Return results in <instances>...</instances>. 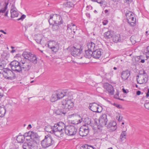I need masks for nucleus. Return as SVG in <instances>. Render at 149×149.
<instances>
[{
  "instance_id": "4d7b16f0",
  "label": "nucleus",
  "mask_w": 149,
  "mask_h": 149,
  "mask_svg": "<svg viewBox=\"0 0 149 149\" xmlns=\"http://www.w3.org/2000/svg\"><path fill=\"white\" fill-rule=\"evenodd\" d=\"M124 1L125 3H129L130 1L131 0H124Z\"/></svg>"
},
{
  "instance_id": "2eb2a0df",
  "label": "nucleus",
  "mask_w": 149,
  "mask_h": 149,
  "mask_svg": "<svg viewBox=\"0 0 149 149\" xmlns=\"http://www.w3.org/2000/svg\"><path fill=\"white\" fill-rule=\"evenodd\" d=\"M26 140H27V142L26 143L31 149L36 146L37 142L36 141L32 140V139H29L28 140L27 138L26 139Z\"/></svg>"
},
{
  "instance_id": "5fc2aeb1",
  "label": "nucleus",
  "mask_w": 149,
  "mask_h": 149,
  "mask_svg": "<svg viewBox=\"0 0 149 149\" xmlns=\"http://www.w3.org/2000/svg\"><path fill=\"white\" fill-rule=\"evenodd\" d=\"M115 105L118 108H120L122 107V106L121 105L117 104H116Z\"/></svg>"
},
{
  "instance_id": "8fccbe9b",
  "label": "nucleus",
  "mask_w": 149,
  "mask_h": 149,
  "mask_svg": "<svg viewBox=\"0 0 149 149\" xmlns=\"http://www.w3.org/2000/svg\"><path fill=\"white\" fill-rule=\"evenodd\" d=\"M104 0H97V2L100 4H102L103 3Z\"/></svg>"
},
{
  "instance_id": "680f3d73",
  "label": "nucleus",
  "mask_w": 149,
  "mask_h": 149,
  "mask_svg": "<svg viewBox=\"0 0 149 149\" xmlns=\"http://www.w3.org/2000/svg\"><path fill=\"white\" fill-rule=\"evenodd\" d=\"M143 58V56H139V58H138L139 59V61L140 60H141V59H142Z\"/></svg>"
},
{
  "instance_id": "20e7f679",
  "label": "nucleus",
  "mask_w": 149,
  "mask_h": 149,
  "mask_svg": "<svg viewBox=\"0 0 149 149\" xmlns=\"http://www.w3.org/2000/svg\"><path fill=\"white\" fill-rule=\"evenodd\" d=\"M77 131V127L75 126L68 125L65 127V133L68 136H73L76 134Z\"/></svg>"
},
{
  "instance_id": "e2e57ef3",
  "label": "nucleus",
  "mask_w": 149,
  "mask_h": 149,
  "mask_svg": "<svg viewBox=\"0 0 149 149\" xmlns=\"http://www.w3.org/2000/svg\"><path fill=\"white\" fill-rule=\"evenodd\" d=\"M146 35H149V29L147 31H146Z\"/></svg>"
},
{
  "instance_id": "2f4dec72",
  "label": "nucleus",
  "mask_w": 149,
  "mask_h": 149,
  "mask_svg": "<svg viewBox=\"0 0 149 149\" xmlns=\"http://www.w3.org/2000/svg\"><path fill=\"white\" fill-rule=\"evenodd\" d=\"M6 113V109L4 107H0V117L4 116Z\"/></svg>"
},
{
  "instance_id": "052dcab7",
  "label": "nucleus",
  "mask_w": 149,
  "mask_h": 149,
  "mask_svg": "<svg viewBox=\"0 0 149 149\" xmlns=\"http://www.w3.org/2000/svg\"><path fill=\"white\" fill-rule=\"evenodd\" d=\"M27 134H28V133H25L23 136H24V137H25H25H28Z\"/></svg>"
},
{
  "instance_id": "7c9ffc66",
  "label": "nucleus",
  "mask_w": 149,
  "mask_h": 149,
  "mask_svg": "<svg viewBox=\"0 0 149 149\" xmlns=\"http://www.w3.org/2000/svg\"><path fill=\"white\" fill-rule=\"evenodd\" d=\"M55 113L57 115L64 116L66 112L60 109H58L55 111Z\"/></svg>"
},
{
  "instance_id": "5701e85b",
  "label": "nucleus",
  "mask_w": 149,
  "mask_h": 149,
  "mask_svg": "<svg viewBox=\"0 0 149 149\" xmlns=\"http://www.w3.org/2000/svg\"><path fill=\"white\" fill-rule=\"evenodd\" d=\"M87 46L88 47V49L93 51L95 50V44L92 42L88 43L87 45Z\"/></svg>"
},
{
  "instance_id": "72a5a7b5",
  "label": "nucleus",
  "mask_w": 149,
  "mask_h": 149,
  "mask_svg": "<svg viewBox=\"0 0 149 149\" xmlns=\"http://www.w3.org/2000/svg\"><path fill=\"white\" fill-rule=\"evenodd\" d=\"M73 3L70 1L66 2L63 4L64 6L68 8L72 7L73 6Z\"/></svg>"
},
{
  "instance_id": "6e6552de",
  "label": "nucleus",
  "mask_w": 149,
  "mask_h": 149,
  "mask_svg": "<svg viewBox=\"0 0 149 149\" xmlns=\"http://www.w3.org/2000/svg\"><path fill=\"white\" fill-rule=\"evenodd\" d=\"M70 51L71 54L72 56L75 57H77L79 59L82 58V57L80 56L82 49L80 48L73 47L70 49Z\"/></svg>"
},
{
  "instance_id": "a878e982",
  "label": "nucleus",
  "mask_w": 149,
  "mask_h": 149,
  "mask_svg": "<svg viewBox=\"0 0 149 149\" xmlns=\"http://www.w3.org/2000/svg\"><path fill=\"white\" fill-rule=\"evenodd\" d=\"M54 126L52 127L50 125H48L46 126L45 127V129L46 131L50 133L51 134H53Z\"/></svg>"
},
{
  "instance_id": "0eeeda50",
  "label": "nucleus",
  "mask_w": 149,
  "mask_h": 149,
  "mask_svg": "<svg viewBox=\"0 0 149 149\" xmlns=\"http://www.w3.org/2000/svg\"><path fill=\"white\" fill-rule=\"evenodd\" d=\"M12 70L17 72H20L22 70V67L20 63L17 61H13L11 62L10 64Z\"/></svg>"
},
{
  "instance_id": "bf43d9fd",
  "label": "nucleus",
  "mask_w": 149,
  "mask_h": 149,
  "mask_svg": "<svg viewBox=\"0 0 149 149\" xmlns=\"http://www.w3.org/2000/svg\"><path fill=\"white\" fill-rule=\"evenodd\" d=\"M141 93V92L140 91H138L136 92V95H140Z\"/></svg>"
},
{
  "instance_id": "412c9836",
  "label": "nucleus",
  "mask_w": 149,
  "mask_h": 149,
  "mask_svg": "<svg viewBox=\"0 0 149 149\" xmlns=\"http://www.w3.org/2000/svg\"><path fill=\"white\" fill-rule=\"evenodd\" d=\"M130 73L128 71H123L121 74V78L123 80L127 79L129 77Z\"/></svg>"
},
{
  "instance_id": "7ed1b4c3",
  "label": "nucleus",
  "mask_w": 149,
  "mask_h": 149,
  "mask_svg": "<svg viewBox=\"0 0 149 149\" xmlns=\"http://www.w3.org/2000/svg\"><path fill=\"white\" fill-rule=\"evenodd\" d=\"M54 142L52 137L50 135H47L45 136L44 139L41 141V144L43 148H45L52 145Z\"/></svg>"
},
{
  "instance_id": "69168bd1",
  "label": "nucleus",
  "mask_w": 149,
  "mask_h": 149,
  "mask_svg": "<svg viewBox=\"0 0 149 149\" xmlns=\"http://www.w3.org/2000/svg\"><path fill=\"white\" fill-rule=\"evenodd\" d=\"M123 92L124 93H127V92L126 90L124 88H123L122 89Z\"/></svg>"
},
{
  "instance_id": "4c0bfd02",
  "label": "nucleus",
  "mask_w": 149,
  "mask_h": 149,
  "mask_svg": "<svg viewBox=\"0 0 149 149\" xmlns=\"http://www.w3.org/2000/svg\"><path fill=\"white\" fill-rule=\"evenodd\" d=\"M22 147L23 149H31L26 142L24 143L22 145Z\"/></svg>"
},
{
  "instance_id": "09e8293b",
  "label": "nucleus",
  "mask_w": 149,
  "mask_h": 149,
  "mask_svg": "<svg viewBox=\"0 0 149 149\" xmlns=\"http://www.w3.org/2000/svg\"><path fill=\"white\" fill-rule=\"evenodd\" d=\"M88 147V145L87 144H85L82 146L81 147V149H86V147Z\"/></svg>"
},
{
  "instance_id": "a18cd8bd",
  "label": "nucleus",
  "mask_w": 149,
  "mask_h": 149,
  "mask_svg": "<svg viewBox=\"0 0 149 149\" xmlns=\"http://www.w3.org/2000/svg\"><path fill=\"white\" fill-rule=\"evenodd\" d=\"M3 96V92L2 89H0V98Z\"/></svg>"
},
{
  "instance_id": "cd10ccee",
  "label": "nucleus",
  "mask_w": 149,
  "mask_h": 149,
  "mask_svg": "<svg viewBox=\"0 0 149 149\" xmlns=\"http://www.w3.org/2000/svg\"><path fill=\"white\" fill-rule=\"evenodd\" d=\"M93 51L88 49L85 50V56L88 58H90L92 56Z\"/></svg>"
},
{
  "instance_id": "49530a36",
  "label": "nucleus",
  "mask_w": 149,
  "mask_h": 149,
  "mask_svg": "<svg viewBox=\"0 0 149 149\" xmlns=\"http://www.w3.org/2000/svg\"><path fill=\"white\" fill-rule=\"evenodd\" d=\"M144 106L146 109H149V102L145 103Z\"/></svg>"
},
{
  "instance_id": "c756f323",
  "label": "nucleus",
  "mask_w": 149,
  "mask_h": 149,
  "mask_svg": "<svg viewBox=\"0 0 149 149\" xmlns=\"http://www.w3.org/2000/svg\"><path fill=\"white\" fill-rule=\"evenodd\" d=\"M31 53L27 52H24L22 54V56L26 59H28L29 60V57H30Z\"/></svg>"
},
{
  "instance_id": "6e6d98bb",
  "label": "nucleus",
  "mask_w": 149,
  "mask_h": 149,
  "mask_svg": "<svg viewBox=\"0 0 149 149\" xmlns=\"http://www.w3.org/2000/svg\"><path fill=\"white\" fill-rule=\"evenodd\" d=\"M4 68V66L3 64L0 63V70H2Z\"/></svg>"
},
{
  "instance_id": "58836bf2",
  "label": "nucleus",
  "mask_w": 149,
  "mask_h": 149,
  "mask_svg": "<svg viewBox=\"0 0 149 149\" xmlns=\"http://www.w3.org/2000/svg\"><path fill=\"white\" fill-rule=\"evenodd\" d=\"M84 121L86 124L87 125H90L91 123V119L88 118H85Z\"/></svg>"
},
{
  "instance_id": "9b49d317",
  "label": "nucleus",
  "mask_w": 149,
  "mask_h": 149,
  "mask_svg": "<svg viewBox=\"0 0 149 149\" xmlns=\"http://www.w3.org/2000/svg\"><path fill=\"white\" fill-rule=\"evenodd\" d=\"M107 116L105 114H103L101 115L99 119V125L101 126L105 125L108 120Z\"/></svg>"
},
{
  "instance_id": "603ef678",
  "label": "nucleus",
  "mask_w": 149,
  "mask_h": 149,
  "mask_svg": "<svg viewBox=\"0 0 149 149\" xmlns=\"http://www.w3.org/2000/svg\"><path fill=\"white\" fill-rule=\"evenodd\" d=\"M108 21L107 20H104L103 22V24L104 25H106L108 23Z\"/></svg>"
},
{
  "instance_id": "f257e3e1",
  "label": "nucleus",
  "mask_w": 149,
  "mask_h": 149,
  "mask_svg": "<svg viewBox=\"0 0 149 149\" xmlns=\"http://www.w3.org/2000/svg\"><path fill=\"white\" fill-rule=\"evenodd\" d=\"M67 91L65 90H58L54 92L51 98V101L53 102L58 100L61 99L65 96L68 97L65 100H63L62 102V107L66 109H70L74 106V103L72 96H68L67 94Z\"/></svg>"
},
{
  "instance_id": "37998d69",
  "label": "nucleus",
  "mask_w": 149,
  "mask_h": 149,
  "mask_svg": "<svg viewBox=\"0 0 149 149\" xmlns=\"http://www.w3.org/2000/svg\"><path fill=\"white\" fill-rule=\"evenodd\" d=\"M82 121V118H81V119L78 120L77 121L76 123L75 122L74 123H73V124H78L79 123H81Z\"/></svg>"
},
{
  "instance_id": "774afa93",
  "label": "nucleus",
  "mask_w": 149,
  "mask_h": 149,
  "mask_svg": "<svg viewBox=\"0 0 149 149\" xmlns=\"http://www.w3.org/2000/svg\"><path fill=\"white\" fill-rule=\"evenodd\" d=\"M0 32L3 33L4 34H6V32H4L3 30H0Z\"/></svg>"
},
{
  "instance_id": "bb28decb",
  "label": "nucleus",
  "mask_w": 149,
  "mask_h": 149,
  "mask_svg": "<svg viewBox=\"0 0 149 149\" xmlns=\"http://www.w3.org/2000/svg\"><path fill=\"white\" fill-rule=\"evenodd\" d=\"M30 56V57H29V60L33 63H36L38 61L37 58L35 55L32 53L31 54V56Z\"/></svg>"
},
{
  "instance_id": "aec40b11",
  "label": "nucleus",
  "mask_w": 149,
  "mask_h": 149,
  "mask_svg": "<svg viewBox=\"0 0 149 149\" xmlns=\"http://www.w3.org/2000/svg\"><path fill=\"white\" fill-rule=\"evenodd\" d=\"M12 8L10 10L11 17L14 18L15 17H18V13L15 10V8H14V6L13 4L12 5Z\"/></svg>"
},
{
  "instance_id": "3c124183",
  "label": "nucleus",
  "mask_w": 149,
  "mask_h": 149,
  "mask_svg": "<svg viewBox=\"0 0 149 149\" xmlns=\"http://www.w3.org/2000/svg\"><path fill=\"white\" fill-rule=\"evenodd\" d=\"M117 119L118 121H120L122 120V117L119 116L118 117V116L117 117Z\"/></svg>"
},
{
  "instance_id": "a19ab883",
  "label": "nucleus",
  "mask_w": 149,
  "mask_h": 149,
  "mask_svg": "<svg viewBox=\"0 0 149 149\" xmlns=\"http://www.w3.org/2000/svg\"><path fill=\"white\" fill-rule=\"evenodd\" d=\"M135 37L134 36H132L130 38V40L133 43H134L136 42V41L135 40H133V39Z\"/></svg>"
},
{
  "instance_id": "f704fd0d",
  "label": "nucleus",
  "mask_w": 149,
  "mask_h": 149,
  "mask_svg": "<svg viewBox=\"0 0 149 149\" xmlns=\"http://www.w3.org/2000/svg\"><path fill=\"white\" fill-rule=\"evenodd\" d=\"M120 36L119 34H117L116 35H115L113 37V41L115 42H117L119 41V40H120Z\"/></svg>"
},
{
  "instance_id": "c85d7f7f",
  "label": "nucleus",
  "mask_w": 149,
  "mask_h": 149,
  "mask_svg": "<svg viewBox=\"0 0 149 149\" xmlns=\"http://www.w3.org/2000/svg\"><path fill=\"white\" fill-rule=\"evenodd\" d=\"M17 141L19 143H23L25 140V137L23 135H18L16 139Z\"/></svg>"
},
{
  "instance_id": "9d476101",
  "label": "nucleus",
  "mask_w": 149,
  "mask_h": 149,
  "mask_svg": "<svg viewBox=\"0 0 149 149\" xmlns=\"http://www.w3.org/2000/svg\"><path fill=\"white\" fill-rule=\"evenodd\" d=\"M89 132V128L88 126L84 125L80 128L79 133L80 136H87Z\"/></svg>"
},
{
  "instance_id": "39448f33",
  "label": "nucleus",
  "mask_w": 149,
  "mask_h": 149,
  "mask_svg": "<svg viewBox=\"0 0 149 149\" xmlns=\"http://www.w3.org/2000/svg\"><path fill=\"white\" fill-rule=\"evenodd\" d=\"M126 16L127 22L130 24L134 26L136 22V19L134 18V13L130 11H127L125 14Z\"/></svg>"
},
{
  "instance_id": "f8f14e48",
  "label": "nucleus",
  "mask_w": 149,
  "mask_h": 149,
  "mask_svg": "<svg viewBox=\"0 0 149 149\" xmlns=\"http://www.w3.org/2000/svg\"><path fill=\"white\" fill-rule=\"evenodd\" d=\"M66 126L63 122H61L58 123L54 125V129L56 130H57L59 131H63L64 130L65 131V127Z\"/></svg>"
},
{
  "instance_id": "6ab92c4d",
  "label": "nucleus",
  "mask_w": 149,
  "mask_h": 149,
  "mask_svg": "<svg viewBox=\"0 0 149 149\" xmlns=\"http://www.w3.org/2000/svg\"><path fill=\"white\" fill-rule=\"evenodd\" d=\"M116 123L114 121H111L108 125V127L111 128V129L113 131H114L116 130L117 128Z\"/></svg>"
},
{
  "instance_id": "c9c22d12",
  "label": "nucleus",
  "mask_w": 149,
  "mask_h": 149,
  "mask_svg": "<svg viewBox=\"0 0 149 149\" xmlns=\"http://www.w3.org/2000/svg\"><path fill=\"white\" fill-rule=\"evenodd\" d=\"M126 133L125 131H123L120 135V138L122 140H123L126 138Z\"/></svg>"
},
{
  "instance_id": "423d86ee",
  "label": "nucleus",
  "mask_w": 149,
  "mask_h": 149,
  "mask_svg": "<svg viewBox=\"0 0 149 149\" xmlns=\"http://www.w3.org/2000/svg\"><path fill=\"white\" fill-rule=\"evenodd\" d=\"M3 74L4 78L9 80H12L14 79L16 77L15 73L9 69H7L4 70Z\"/></svg>"
},
{
  "instance_id": "f03ea898",
  "label": "nucleus",
  "mask_w": 149,
  "mask_h": 149,
  "mask_svg": "<svg viewBox=\"0 0 149 149\" xmlns=\"http://www.w3.org/2000/svg\"><path fill=\"white\" fill-rule=\"evenodd\" d=\"M61 17L59 15L56 14L51 15L50 16V18L48 20L50 24H51L50 21L53 19L54 22V24L52 26V29L53 31H56L59 28V26L58 24L59 25L63 23V21L61 18Z\"/></svg>"
},
{
  "instance_id": "c03bdc74",
  "label": "nucleus",
  "mask_w": 149,
  "mask_h": 149,
  "mask_svg": "<svg viewBox=\"0 0 149 149\" xmlns=\"http://www.w3.org/2000/svg\"><path fill=\"white\" fill-rule=\"evenodd\" d=\"M26 17V15H22L21 17L19 18L17 20H23V19H24V18H25Z\"/></svg>"
},
{
  "instance_id": "13d9d810",
  "label": "nucleus",
  "mask_w": 149,
  "mask_h": 149,
  "mask_svg": "<svg viewBox=\"0 0 149 149\" xmlns=\"http://www.w3.org/2000/svg\"><path fill=\"white\" fill-rule=\"evenodd\" d=\"M149 96V89H148V91L146 93V97H148Z\"/></svg>"
},
{
  "instance_id": "f3484780",
  "label": "nucleus",
  "mask_w": 149,
  "mask_h": 149,
  "mask_svg": "<svg viewBox=\"0 0 149 149\" xmlns=\"http://www.w3.org/2000/svg\"><path fill=\"white\" fill-rule=\"evenodd\" d=\"M101 50L100 49H96L93 51L92 56L93 58L98 59L101 55Z\"/></svg>"
},
{
  "instance_id": "0e129e2a",
  "label": "nucleus",
  "mask_w": 149,
  "mask_h": 149,
  "mask_svg": "<svg viewBox=\"0 0 149 149\" xmlns=\"http://www.w3.org/2000/svg\"><path fill=\"white\" fill-rule=\"evenodd\" d=\"M145 60L144 59H141V61H140V62L142 63H144L145 62Z\"/></svg>"
},
{
  "instance_id": "4468645a",
  "label": "nucleus",
  "mask_w": 149,
  "mask_h": 149,
  "mask_svg": "<svg viewBox=\"0 0 149 149\" xmlns=\"http://www.w3.org/2000/svg\"><path fill=\"white\" fill-rule=\"evenodd\" d=\"M106 91L109 93L110 95H113L114 93V90L113 86L108 83H106L104 86Z\"/></svg>"
},
{
  "instance_id": "ddd939ff",
  "label": "nucleus",
  "mask_w": 149,
  "mask_h": 149,
  "mask_svg": "<svg viewBox=\"0 0 149 149\" xmlns=\"http://www.w3.org/2000/svg\"><path fill=\"white\" fill-rule=\"evenodd\" d=\"M48 45V47L54 52H57L58 49V44L54 42H50Z\"/></svg>"
},
{
  "instance_id": "ea45409f",
  "label": "nucleus",
  "mask_w": 149,
  "mask_h": 149,
  "mask_svg": "<svg viewBox=\"0 0 149 149\" xmlns=\"http://www.w3.org/2000/svg\"><path fill=\"white\" fill-rule=\"evenodd\" d=\"M146 51V57L148 58V57H149V46L147 47Z\"/></svg>"
},
{
  "instance_id": "864d4df0",
  "label": "nucleus",
  "mask_w": 149,
  "mask_h": 149,
  "mask_svg": "<svg viewBox=\"0 0 149 149\" xmlns=\"http://www.w3.org/2000/svg\"><path fill=\"white\" fill-rule=\"evenodd\" d=\"M70 116H71V117H73L74 116H76L77 118H79V116L78 115H77L76 114H72Z\"/></svg>"
},
{
  "instance_id": "79ce46f5",
  "label": "nucleus",
  "mask_w": 149,
  "mask_h": 149,
  "mask_svg": "<svg viewBox=\"0 0 149 149\" xmlns=\"http://www.w3.org/2000/svg\"><path fill=\"white\" fill-rule=\"evenodd\" d=\"M32 132H27V133H28V140L29 139H30V138L31 137V135H32Z\"/></svg>"
},
{
  "instance_id": "de8ad7c7",
  "label": "nucleus",
  "mask_w": 149,
  "mask_h": 149,
  "mask_svg": "<svg viewBox=\"0 0 149 149\" xmlns=\"http://www.w3.org/2000/svg\"><path fill=\"white\" fill-rule=\"evenodd\" d=\"M86 148V149L85 148V149H96L95 148H94L93 146L89 145L88 147H87Z\"/></svg>"
},
{
  "instance_id": "338daca9",
  "label": "nucleus",
  "mask_w": 149,
  "mask_h": 149,
  "mask_svg": "<svg viewBox=\"0 0 149 149\" xmlns=\"http://www.w3.org/2000/svg\"><path fill=\"white\" fill-rule=\"evenodd\" d=\"M8 10H7L6 12V13L5 14V16H8Z\"/></svg>"
},
{
  "instance_id": "1a4fd4ad",
  "label": "nucleus",
  "mask_w": 149,
  "mask_h": 149,
  "mask_svg": "<svg viewBox=\"0 0 149 149\" xmlns=\"http://www.w3.org/2000/svg\"><path fill=\"white\" fill-rule=\"evenodd\" d=\"M89 109L94 112L100 113L102 110V107L95 102L89 104Z\"/></svg>"
},
{
  "instance_id": "dca6fc26",
  "label": "nucleus",
  "mask_w": 149,
  "mask_h": 149,
  "mask_svg": "<svg viewBox=\"0 0 149 149\" xmlns=\"http://www.w3.org/2000/svg\"><path fill=\"white\" fill-rule=\"evenodd\" d=\"M22 69H23V70L26 71H28L31 69L32 65L31 63H28L27 62H22Z\"/></svg>"
},
{
  "instance_id": "393cba45",
  "label": "nucleus",
  "mask_w": 149,
  "mask_h": 149,
  "mask_svg": "<svg viewBox=\"0 0 149 149\" xmlns=\"http://www.w3.org/2000/svg\"><path fill=\"white\" fill-rule=\"evenodd\" d=\"M54 132L53 134H54L56 136L59 137H62L63 135V131H59L57 130H55V129L53 130Z\"/></svg>"
},
{
  "instance_id": "b1692460",
  "label": "nucleus",
  "mask_w": 149,
  "mask_h": 149,
  "mask_svg": "<svg viewBox=\"0 0 149 149\" xmlns=\"http://www.w3.org/2000/svg\"><path fill=\"white\" fill-rule=\"evenodd\" d=\"M69 29L71 31L72 30L74 33H75V31L77 30L76 26H75L74 24L72 23L68 25V30Z\"/></svg>"
},
{
  "instance_id": "473e14b6",
  "label": "nucleus",
  "mask_w": 149,
  "mask_h": 149,
  "mask_svg": "<svg viewBox=\"0 0 149 149\" xmlns=\"http://www.w3.org/2000/svg\"><path fill=\"white\" fill-rule=\"evenodd\" d=\"M39 139V136L36 133L32 132V135L30 139H32V140H38Z\"/></svg>"
},
{
  "instance_id": "e433bc0d",
  "label": "nucleus",
  "mask_w": 149,
  "mask_h": 149,
  "mask_svg": "<svg viewBox=\"0 0 149 149\" xmlns=\"http://www.w3.org/2000/svg\"><path fill=\"white\" fill-rule=\"evenodd\" d=\"M42 39V35L40 34H39L38 36V38L36 39L35 40L37 43L42 44L41 42Z\"/></svg>"
},
{
  "instance_id": "a211bd4d",
  "label": "nucleus",
  "mask_w": 149,
  "mask_h": 149,
  "mask_svg": "<svg viewBox=\"0 0 149 149\" xmlns=\"http://www.w3.org/2000/svg\"><path fill=\"white\" fill-rule=\"evenodd\" d=\"M136 77L137 82L138 84H142L146 82L147 81L146 79L145 80L143 74H141L140 76L138 75L136 76Z\"/></svg>"
},
{
  "instance_id": "4be33fe9",
  "label": "nucleus",
  "mask_w": 149,
  "mask_h": 149,
  "mask_svg": "<svg viewBox=\"0 0 149 149\" xmlns=\"http://www.w3.org/2000/svg\"><path fill=\"white\" fill-rule=\"evenodd\" d=\"M113 32L111 31H109L104 33V37L106 39H110L113 37Z\"/></svg>"
}]
</instances>
